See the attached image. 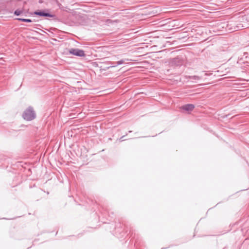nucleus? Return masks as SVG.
Wrapping results in <instances>:
<instances>
[{"label":"nucleus","instance_id":"obj_1","mask_svg":"<svg viewBox=\"0 0 249 249\" xmlns=\"http://www.w3.org/2000/svg\"><path fill=\"white\" fill-rule=\"evenodd\" d=\"M36 113L31 107H28L22 114V117L27 121L33 120L36 118Z\"/></svg>","mask_w":249,"mask_h":249},{"label":"nucleus","instance_id":"obj_2","mask_svg":"<svg viewBox=\"0 0 249 249\" xmlns=\"http://www.w3.org/2000/svg\"><path fill=\"white\" fill-rule=\"evenodd\" d=\"M69 53L71 54L77 56L82 57L85 56V52L82 50L77 48H71L69 50Z\"/></svg>","mask_w":249,"mask_h":249},{"label":"nucleus","instance_id":"obj_3","mask_svg":"<svg viewBox=\"0 0 249 249\" xmlns=\"http://www.w3.org/2000/svg\"><path fill=\"white\" fill-rule=\"evenodd\" d=\"M34 14L37 15V16H40V17H50V18H54L55 17L54 15H53L49 13L46 12L45 11H35L34 12Z\"/></svg>","mask_w":249,"mask_h":249},{"label":"nucleus","instance_id":"obj_4","mask_svg":"<svg viewBox=\"0 0 249 249\" xmlns=\"http://www.w3.org/2000/svg\"><path fill=\"white\" fill-rule=\"evenodd\" d=\"M185 78L186 79H189L193 80L192 82H196L202 78V76L198 75H185Z\"/></svg>","mask_w":249,"mask_h":249},{"label":"nucleus","instance_id":"obj_5","mask_svg":"<svg viewBox=\"0 0 249 249\" xmlns=\"http://www.w3.org/2000/svg\"><path fill=\"white\" fill-rule=\"evenodd\" d=\"M181 108L184 110L190 111L194 109L195 106L193 104H186L183 106Z\"/></svg>","mask_w":249,"mask_h":249},{"label":"nucleus","instance_id":"obj_6","mask_svg":"<svg viewBox=\"0 0 249 249\" xmlns=\"http://www.w3.org/2000/svg\"><path fill=\"white\" fill-rule=\"evenodd\" d=\"M17 19L18 21L26 22H32V20L30 19L23 18H17Z\"/></svg>","mask_w":249,"mask_h":249},{"label":"nucleus","instance_id":"obj_7","mask_svg":"<svg viewBox=\"0 0 249 249\" xmlns=\"http://www.w3.org/2000/svg\"><path fill=\"white\" fill-rule=\"evenodd\" d=\"M22 10H20L19 9H17L14 12V14L16 16H19L20 15L21 13H22Z\"/></svg>","mask_w":249,"mask_h":249},{"label":"nucleus","instance_id":"obj_8","mask_svg":"<svg viewBox=\"0 0 249 249\" xmlns=\"http://www.w3.org/2000/svg\"><path fill=\"white\" fill-rule=\"evenodd\" d=\"M124 63V60H121L119 61H117L116 62V64H117V65H121V64H123Z\"/></svg>","mask_w":249,"mask_h":249},{"label":"nucleus","instance_id":"obj_9","mask_svg":"<svg viewBox=\"0 0 249 249\" xmlns=\"http://www.w3.org/2000/svg\"><path fill=\"white\" fill-rule=\"evenodd\" d=\"M125 136H123L122 137H121V138H120V141L121 142L123 141L124 140H123V138Z\"/></svg>","mask_w":249,"mask_h":249},{"label":"nucleus","instance_id":"obj_10","mask_svg":"<svg viewBox=\"0 0 249 249\" xmlns=\"http://www.w3.org/2000/svg\"><path fill=\"white\" fill-rule=\"evenodd\" d=\"M178 59V58H174V61H176V60H177Z\"/></svg>","mask_w":249,"mask_h":249},{"label":"nucleus","instance_id":"obj_11","mask_svg":"<svg viewBox=\"0 0 249 249\" xmlns=\"http://www.w3.org/2000/svg\"><path fill=\"white\" fill-rule=\"evenodd\" d=\"M28 171H29V172L31 171V169H29L28 170Z\"/></svg>","mask_w":249,"mask_h":249},{"label":"nucleus","instance_id":"obj_12","mask_svg":"<svg viewBox=\"0 0 249 249\" xmlns=\"http://www.w3.org/2000/svg\"><path fill=\"white\" fill-rule=\"evenodd\" d=\"M132 132V131H129V133H131Z\"/></svg>","mask_w":249,"mask_h":249}]
</instances>
